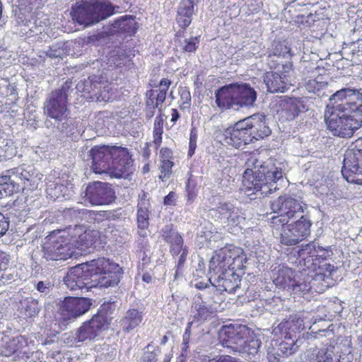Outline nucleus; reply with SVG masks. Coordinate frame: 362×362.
Instances as JSON below:
<instances>
[{
    "label": "nucleus",
    "mask_w": 362,
    "mask_h": 362,
    "mask_svg": "<svg viewBox=\"0 0 362 362\" xmlns=\"http://www.w3.org/2000/svg\"><path fill=\"white\" fill-rule=\"evenodd\" d=\"M325 117L333 135L351 137L362 125V89L337 91L329 98Z\"/></svg>",
    "instance_id": "obj_1"
},
{
    "label": "nucleus",
    "mask_w": 362,
    "mask_h": 362,
    "mask_svg": "<svg viewBox=\"0 0 362 362\" xmlns=\"http://www.w3.org/2000/svg\"><path fill=\"white\" fill-rule=\"evenodd\" d=\"M247 261V254L241 247L227 244L216 250L209 261V280L214 279V284L209 294L235 293L240 287Z\"/></svg>",
    "instance_id": "obj_2"
},
{
    "label": "nucleus",
    "mask_w": 362,
    "mask_h": 362,
    "mask_svg": "<svg viewBox=\"0 0 362 362\" xmlns=\"http://www.w3.org/2000/svg\"><path fill=\"white\" fill-rule=\"evenodd\" d=\"M123 269L118 264L100 257L72 267L64 278L71 290L83 288H110L119 284Z\"/></svg>",
    "instance_id": "obj_3"
},
{
    "label": "nucleus",
    "mask_w": 362,
    "mask_h": 362,
    "mask_svg": "<svg viewBox=\"0 0 362 362\" xmlns=\"http://www.w3.org/2000/svg\"><path fill=\"white\" fill-rule=\"evenodd\" d=\"M245 156L246 169L243 175V187L252 193L271 192L276 181L283 177L282 170L276 167L272 160L260 163L258 152L245 153Z\"/></svg>",
    "instance_id": "obj_4"
},
{
    "label": "nucleus",
    "mask_w": 362,
    "mask_h": 362,
    "mask_svg": "<svg viewBox=\"0 0 362 362\" xmlns=\"http://www.w3.org/2000/svg\"><path fill=\"white\" fill-rule=\"evenodd\" d=\"M296 253L295 263L299 271L301 273L308 272L307 276L312 280L332 279L333 272H336L334 265L326 262L333 255L330 247H323L309 243L302 245Z\"/></svg>",
    "instance_id": "obj_5"
},
{
    "label": "nucleus",
    "mask_w": 362,
    "mask_h": 362,
    "mask_svg": "<svg viewBox=\"0 0 362 362\" xmlns=\"http://www.w3.org/2000/svg\"><path fill=\"white\" fill-rule=\"evenodd\" d=\"M93 170L96 174L109 173L121 177L129 170L132 160L126 148L96 146L90 151Z\"/></svg>",
    "instance_id": "obj_6"
},
{
    "label": "nucleus",
    "mask_w": 362,
    "mask_h": 362,
    "mask_svg": "<svg viewBox=\"0 0 362 362\" xmlns=\"http://www.w3.org/2000/svg\"><path fill=\"white\" fill-rule=\"evenodd\" d=\"M115 307V302L107 301L102 303L97 313L89 320L82 322L76 329L74 340L83 343L98 339L104 332L109 329Z\"/></svg>",
    "instance_id": "obj_7"
},
{
    "label": "nucleus",
    "mask_w": 362,
    "mask_h": 362,
    "mask_svg": "<svg viewBox=\"0 0 362 362\" xmlns=\"http://www.w3.org/2000/svg\"><path fill=\"white\" fill-rule=\"evenodd\" d=\"M255 90L245 83H232L219 88L216 93V103L221 109L239 110L252 107L257 100Z\"/></svg>",
    "instance_id": "obj_8"
},
{
    "label": "nucleus",
    "mask_w": 362,
    "mask_h": 362,
    "mask_svg": "<svg viewBox=\"0 0 362 362\" xmlns=\"http://www.w3.org/2000/svg\"><path fill=\"white\" fill-rule=\"evenodd\" d=\"M66 228L50 232L42 245L43 258L47 261L66 260L71 258L74 250L72 248Z\"/></svg>",
    "instance_id": "obj_9"
},
{
    "label": "nucleus",
    "mask_w": 362,
    "mask_h": 362,
    "mask_svg": "<svg viewBox=\"0 0 362 362\" xmlns=\"http://www.w3.org/2000/svg\"><path fill=\"white\" fill-rule=\"evenodd\" d=\"M115 13V8L107 2L84 1L72 8L71 17L80 25L88 26Z\"/></svg>",
    "instance_id": "obj_10"
},
{
    "label": "nucleus",
    "mask_w": 362,
    "mask_h": 362,
    "mask_svg": "<svg viewBox=\"0 0 362 362\" xmlns=\"http://www.w3.org/2000/svg\"><path fill=\"white\" fill-rule=\"evenodd\" d=\"M73 250L89 253L106 243V234L98 228H66Z\"/></svg>",
    "instance_id": "obj_11"
},
{
    "label": "nucleus",
    "mask_w": 362,
    "mask_h": 362,
    "mask_svg": "<svg viewBox=\"0 0 362 362\" xmlns=\"http://www.w3.org/2000/svg\"><path fill=\"white\" fill-rule=\"evenodd\" d=\"M341 173L348 182L362 184V139L346 151Z\"/></svg>",
    "instance_id": "obj_12"
},
{
    "label": "nucleus",
    "mask_w": 362,
    "mask_h": 362,
    "mask_svg": "<svg viewBox=\"0 0 362 362\" xmlns=\"http://www.w3.org/2000/svg\"><path fill=\"white\" fill-rule=\"evenodd\" d=\"M271 108L274 117L284 122L293 120L305 106L299 98L281 97L272 102Z\"/></svg>",
    "instance_id": "obj_13"
},
{
    "label": "nucleus",
    "mask_w": 362,
    "mask_h": 362,
    "mask_svg": "<svg viewBox=\"0 0 362 362\" xmlns=\"http://www.w3.org/2000/svg\"><path fill=\"white\" fill-rule=\"evenodd\" d=\"M45 113L56 121L62 122L67 118V93L64 88L52 92L45 104Z\"/></svg>",
    "instance_id": "obj_14"
},
{
    "label": "nucleus",
    "mask_w": 362,
    "mask_h": 362,
    "mask_svg": "<svg viewBox=\"0 0 362 362\" xmlns=\"http://www.w3.org/2000/svg\"><path fill=\"white\" fill-rule=\"evenodd\" d=\"M92 305V300L83 297H66L59 303V314L64 321L77 318L87 313Z\"/></svg>",
    "instance_id": "obj_15"
},
{
    "label": "nucleus",
    "mask_w": 362,
    "mask_h": 362,
    "mask_svg": "<svg viewBox=\"0 0 362 362\" xmlns=\"http://www.w3.org/2000/svg\"><path fill=\"white\" fill-rule=\"evenodd\" d=\"M216 137L225 145L240 148L251 142L244 120H240L234 126L220 132Z\"/></svg>",
    "instance_id": "obj_16"
},
{
    "label": "nucleus",
    "mask_w": 362,
    "mask_h": 362,
    "mask_svg": "<svg viewBox=\"0 0 362 362\" xmlns=\"http://www.w3.org/2000/svg\"><path fill=\"white\" fill-rule=\"evenodd\" d=\"M85 197L92 205L108 204L114 200L115 192L107 183L94 182L86 187Z\"/></svg>",
    "instance_id": "obj_17"
},
{
    "label": "nucleus",
    "mask_w": 362,
    "mask_h": 362,
    "mask_svg": "<svg viewBox=\"0 0 362 362\" xmlns=\"http://www.w3.org/2000/svg\"><path fill=\"white\" fill-rule=\"evenodd\" d=\"M303 319L298 314H293L280 322L275 328L276 334L281 339H296L298 334L304 330Z\"/></svg>",
    "instance_id": "obj_18"
},
{
    "label": "nucleus",
    "mask_w": 362,
    "mask_h": 362,
    "mask_svg": "<svg viewBox=\"0 0 362 362\" xmlns=\"http://www.w3.org/2000/svg\"><path fill=\"white\" fill-rule=\"evenodd\" d=\"M298 202L296 199L290 197H279L272 204V209L274 213L279 214V217H273V223L285 226L288 224V221L285 218V215L290 218L293 216V213L296 211V207Z\"/></svg>",
    "instance_id": "obj_19"
},
{
    "label": "nucleus",
    "mask_w": 362,
    "mask_h": 362,
    "mask_svg": "<svg viewBox=\"0 0 362 362\" xmlns=\"http://www.w3.org/2000/svg\"><path fill=\"white\" fill-rule=\"evenodd\" d=\"M92 215H95L94 213L90 212L86 209H75L73 208L66 209L61 211L45 212L43 215L45 218L42 224L46 226L52 224H60L61 220L64 219H83L90 217Z\"/></svg>",
    "instance_id": "obj_20"
},
{
    "label": "nucleus",
    "mask_w": 362,
    "mask_h": 362,
    "mask_svg": "<svg viewBox=\"0 0 362 362\" xmlns=\"http://www.w3.org/2000/svg\"><path fill=\"white\" fill-rule=\"evenodd\" d=\"M243 120L250 134L251 142L268 136L271 133L270 129L266 124L264 116L262 115H254Z\"/></svg>",
    "instance_id": "obj_21"
},
{
    "label": "nucleus",
    "mask_w": 362,
    "mask_h": 362,
    "mask_svg": "<svg viewBox=\"0 0 362 362\" xmlns=\"http://www.w3.org/2000/svg\"><path fill=\"white\" fill-rule=\"evenodd\" d=\"M217 213L220 214L219 218L227 219L228 225L238 226L245 223V218L241 215V211L232 203L221 204L218 209L211 211L212 215H216Z\"/></svg>",
    "instance_id": "obj_22"
},
{
    "label": "nucleus",
    "mask_w": 362,
    "mask_h": 362,
    "mask_svg": "<svg viewBox=\"0 0 362 362\" xmlns=\"http://www.w3.org/2000/svg\"><path fill=\"white\" fill-rule=\"evenodd\" d=\"M310 228H281V243L286 245H296L310 235Z\"/></svg>",
    "instance_id": "obj_23"
},
{
    "label": "nucleus",
    "mask_w": 362,
    "mask_h": 362,
    "mask_svg": "<svg viewBox=\"0 0 362 362\" xmlns=\"http://www.w3.org/2000/svg\"><path fill=\"white\" fill-rule=\"evenodd\" d=\"M264 83L267 87V90L270 93H284L288 90L291 85L287 76L281 75L278 72H268L264 76Z\"/></svg>",
    "instance_id": "obj_24"
},
{
    "label": "nucleus",
    "mask_w": 362,
    "mask_h": 362,
    "mask_svg": "<svg viewBox=\"0 0 362 362\" xmlns=\"http://www.w3.org/2000/svg\"><path fill=\"white\" fill-rule=\"evenodd\" d=\"M46 193L47 197L52 200H57L60 198L66 199L73 196L74 191L72 184L67 182L64 184L59 181L57 182H49L46 188Z\"/></svg>",
    "instance_id": "obj_25"
},
{
    "label": "nucleus",
    "mask_w": 362,
    "mask_h": 362,
    "mask_svg": "<svg viewBox=\"0 0 362 362\" xmlns=\"http://www.w3.org/2000/svg\"><path fill=\"white\" fill-rule=\"evenodd\" d=\"M244 329L240 325H225L220 332V338L227 346L237 345L243 337L242 332Z\"/></svg>",
    "instance_id": "obj_26"
},
{
    "label": "nucleus",
    "mask_w": 362,
    "mask_h": 362,
    "mask_svg": "<svg viewBox=\"0 0 362 362\" xmlns=\"http://www.w3.org/2000/svg\"><path fill=\"white\" fill-rule=\"evenodd\" d=\"M162 237L170 245V253L174 257L180 255L184 245L181 235L173 228L163 230Z\"/></svg>",
    "instance_id": "obj_27"
},
{
    "label": "nucleus",
    "mask_w": 362,
    "mask_h": 362,
    "mask_svg": "<svg viewBox=\"0 0 362 362\" xmlns=\"http://www.w3.org/2000/svg\"><path fill=\"white\" fill-rule=\"evenodd\" d=\"M195 4L194 0H182L180 3L177 21L180 27L186 28L191 23Z\"/></svg>",
    "instance_id": "obj_28"
},
{
    "label": "nucleus",
    "mask_w": 362,
    "mask_h": 362,
    "mask_svg": "<svg viewBox=\"0 0 362 362\" xmlns=\"http://www.w3.org/2000/svg\"><path fill=\"white\" fill-rule=\"evenodd\" d=\"M295 279L293 270L288 267H281L274 274L273 281L276 286L284 289H291L294 285Z\"/></svg>",
    "instance_id": "obj_29"
},
{
    "label": "nucleus",
    "mask_w": 362,
    "mask_h": 362,
    "mask_svg": "<svg viewBox=\"0 0 362 362\" xmlns=\"http://www.w3.org/2000/svg\"><path fill=\"white\" fill-rule=\"evenodd\" d=\"M94 78H88L87 80L81 81L76 85L78 91L83 93V96L90 99H95L98 89L102 88L101 81H95Z\"/></svg>",
    "instance_id": "obj_30"
},
{
    "label": "nucleus",
    "mask_w": 362,
    "mask_h": 362,
    "mask_svg": "<svg viewBox=\"0 0 362 362\" xmlns=\"http://www.w3.org/2000/svg\"><path fill=\"white\" fill-rule=\"evenodd\" d=\"M328 77L318 73L317 70L313 71L309 79H305L304 86L306 90L310 93H317L327 85Z\"/></svg>",
    "instance_id": "obj_31"
},
{
    "label": "nucleus",
    "mask_w": 362,
    "mask_h": 362,
    "mask_svg": "<svg viewBox=\"0 0 362 362\" xmlns=\"http://www.w3.org/2000/svg\"><path fill=\"white\" fill-rule=\"evenodd\" d=\"M143 316L137 309H129L121 320L123 330L129 332L136 328L142 321Z\"/></svg>",
    "instance_id": "obj_32"
},
{
    "label": "nucleus",
    "mask_w": 362,
    "mask_h": 362,
    "mask_svg": "<svg viewBox=\"0 0 362 362\" xmlns=\"http://www.w3.org/2000/svg\"><path fill=\"white\" fill-rule=\"evenodd\" d=\"M149 201L146 199V193L139 195L138 202L137 221L139 226H144L148 224V206Z\"/></svg>",
    "instance_id": "obj_33"
},
{
    "label": "nucleus",
    "mask_w": 362,
    "mask_h": 362,
    "mask_svg": "<svg viewBox=\"0 0 362 362\" xmlns=\"http://www.w3.org/2000/svg\"><path fill=\"white\" fill-rule=\"evenodd\" d=\"M48 18L46 15L40 11L35 12L28 20H26L25 25L32 32H35L38 28H42L47 25Z\"/></svg>",
    "instance_id": "obj_34"
},
{
    "label": "nucleus",
    "mask_w": 362,
    "mask_h": 362,
    "mask_svg": "<svg viewBox=\"0 0 362 362\" xmlns=\"http://www.w3.org/2000/svg\"><path fill=\"white\" fill-rule=\"evenodd\" d=\"M281 341L278 344L276 349L279 354L284 358H286L294 354L298 346H296V339H281Z\"/></svg>",
    "instance_id": "obj_35"
},
{
    "label": "nucleus",
    "mask_w": 362,
    "mask_h": 362,
    "mask_svg": "<svg viewBox=\"0 0 362 362\" xmlns=\"http://www.w3.org/2000/svg\"><path fill=\"white\" fill-rule=\"evenodd\" d=\"M29 170L25 169L23 167H18L13 169L11 171L9 177H11L13 182L15 180H20L23 182L32 181L34 175V173L30 167H28Z\"/></svg>",
    "instance_id": "obj_36"
},
{
    "label": "nucleus",
    "mask_w": 362,
    "mask_h": 362,
    "mask_svg": "<svg viewBox=\"0 0 362 362\" xmlns=\"http://www.w3.org/2000/svg\"><path fill=\"white\" fill-rule=\"evenodd\" d=\"M15 186L9 176L0 177V199L11 195Z\"/></svg>",
    "instance_id": "obj_37"
},
{
    "label": "nucleus",
    "mask_w": 362,
    "mask_h": 362,
    "mask_svg": "<svg viewBox=\"0 0 362 362\" xmlns=\"http://www.w3.org/2000/svg\"><path fill=\"white\" fill-rule=\"evenodd\" d=\"M148 100H147L148 105H152L153 107H158L162 105L166 98V93L159 92L158 90H151L148 94Z\"/></svg>",
    "instance_id": "obj_38"
},
{
    "label": "nucleus",
    "mask_w": 362,
    "mask_h": 362,
    "mask_svg": "<svg viewBox=\"0 0 362 362\" xmlns=\"http://www.w3.org/2000/svg\"><path fill=\"white\" fill-rule=\"evenodd\" d=\"M308 362H333V358L327 349H320L311 354Z\"/></svg>",
    "instance_id": "obj_39"
},
{
    "label": "nucleus",
    "mask_w": 362,
    "mask_h": 362,
    "mask_svg": "<svg viewBox=\"0 0 362 362\" xmlns=\"http://www.w3.org/2000/svg\"><path fill=\"white\" fill-rule=\"evenodd\" d=\"M102 88L98 89L95 99L98 100L108 101L112 98L110 92L112 90V84L106 82H101Z\"/></svg>",
    "instance_id": "obj_40"
},
{
    "label": "nucleus",
    "mask_w": 362,
    "mask_h": 362,
    "mask_svg": "<svg viewBox=\"0 0 362 362\" xmlns=\"http://www.w3.org/2000/svg\"><path fill=\"white\" fill-rule=\"evenodd\" d=\"M119 27L127 32L134 33L135 30V21L132 17H122L117 21Z\"/></svg>",
    "instance_id": "obj_41"
},
{
    "label": "nucleus",
    "mask_w": 362,
    "mask_h": 362,
    "mask_svg": "<svg viewBox=\"0 0 362 362\" xmlns=\"http://www.w3.org/2000/svg\"><path fill=\"white\" fill-rule=\"evenodd\" d=\"M189 253L188 247L185 246L182 247L180 256L178 258L177 264L175 266V276H178L182 274L184 266L187 261V257Z\"/></svg>",
    "instance_id": "obj_42"
},
{
    "label": "nucleus",
    "mask_w": 362,
    "mask_h": 362,
    "mask_svg": "<svg viewBox=\"0 0 362 362\" xmlns=\"http://www.w3.org/2000/svg\"><path fill=\"white\" fill-rule=\"evenodd\" d=\"M173 166V163L171 160H165L161 161L160 175L159 177L162 180H167L170 177Z\"/></svg>",
    "instance_id": "obj_43"
},
{
    "label": "nucleus",
    "mask_w": 362,
    "mask_h": 362,
    "mask_svg": "<svg viewBox=\"0 0 362 362\" xmlns=\"http://www.w3.org/2000/svg\"><path fill=\"white\" fill-rule=\"evenodd\" d=\"M289 52L290 49L286 45L282 42H278L275 45V47L272 51V54H269V57L273 55L279 57H282L286 58L289 55Z\"/></svg>",
    "instance_id": "obj_44"
},
{
    "label": "nucleus",
    "mask_w": 362,
    "mask_h": 362,
    "mask_svg": "<svg viewBox=\"0 0 362 362\" xmlns=\"http://www.w3.org/2000/svg\"><path fill=\"white\" fill-rule=\"evenodd\" d=\"M163 127L160 121H155L153 130V143L156 148H158L162 141Z\"/></svg>",
    "instance_id": "obj_45"
},
{
    "label": "nucleus",
    "mask_w": 362,
    "mask_h": 362,
    "mask_svg": "<svg viewBox=\"0 0 362 362\" xmlns=\"http://www.w3.org/2000/svg\"><path fill=\"white\" fill-rule=\"evenodd\" d=\"M311 282L309 281L308 282L307 281H303V282H300V281H297L296 279L294 281V285L293 286L291 287V290L295 292V293H298V292H302L303 293H308L309 292L311 289H312V286H311Z\"/></svg>",
    "instance_id": "obj_46"
},
{
    "label": "nucleus",
    "mask_w": 362,
    "mask_h": 362,
    "mask_svg": "<svg viewBox=\"0 0 362 362\" xmlns=\"http://www.w3.org/2000/svg\"><path fill=\"white\" fill-rule=\"evenodd\" d=\"M9 265V259L6 255L0 256V281L4 279H9L6 274Z\"/></svg>",
    "instance_id": "obj_47"
},
{
    "label": "nucleus",
    "mask_w": 362,
    "mask_h": 362,
    "mask_svg": "<svg viewBox=\"0 0 362 362\" xmlns=\"http://www.w3.org/2000/svg\"><path fill=\"white\" fill-rule=\"evenodd\" d=\"M26 315L29 317L36 315L39 312L38 301L35 299H31L27 301L25 308Z\"/></svg>",
    "instance_id": "obj_48"
},
{
    "label": "nucleus",
    "mask_w": 362,
    "mask_h": 362,
    "mask_svg": "<svg viewBox=\"0 0 362 362\" xmlns=\"http://www.w3.org/2000/svg\"><path fill=\"white\" fill-rule=\"evenodd\" d=\"M197 43V38H190L185 40L182 45V49L187 52H192L196 50Z\"/></svg>",
    "instance_id": "obj_49"
},
{
    "label": "nucleus",
    "mask_w": 362,
    "mask_h": 362,
    "mask_svg": "<svg viewBox=\"0 0 362 362\" xmlns=\"http://www.w3.org/2000/svg\"><path fill=\"white\" fill-rule=\"evenodd\" d=\"M281 356L276 348L272 347L267 352V359L269 362H281Z\"/></svg>",
    "instance_id": "obj_50"
},
{
    "label": "nucleus",
    "mask_w": 362,
    "mask_h": 362,
    "mask_svg": "<svg viewBox=\"0 0 362 362\" xmlns=\"http://www.w3.org/2000/svg\"><path fill=\"white\" fill-rule=\"evenodd\" d=\"M209 308L207 306L204 305H200L197 308V313L196 314L195 317L197 318L199 320H205L209 316Z\"/></svg>",
    "instance_id": "obj_51"
},
{
    "label": "nucleus",
    "mask_w": 362,
    "mask_h": 362,
    "mask_svg": "<svg viewBox=\"0 0 362 362\" xmlns=\"http://www.w3.org/2000/svg\"><path fill=\"white\" fill-rule=\"evenodd\" d=\"M36 0H19L20 10L24 12H31Z\"/></svg>",
    "instance_id": "obj_52"
},
{
    "label": "nucleus",
    "mask_w": 362,
    "mask_h": 362,
    "mask_svg": "<svg viewBox=\"0 0 362 362\" xmlns=\"http://www.w3.org/2000/svg\"><path fill=\"white\" fill-rule=\"evenodd\" d=\"M47 55L51 58H61L64 54V50L59 47H49L46 52Z\"/></svg>",
    "instance_id": "obj_53"
},
{
    "label": "nucleus",
    "mask_w": 362,
    "mask_h": 362,
    "mask_svg": "<svg viewBox=\"0 0 362 362\" xmlns=\"http://www.w3.org/2000/svg\"><path fill=\"white\" fill-rule=\"evenodd\" d=\"M179 93L182 105H189L191 102V95L189 91L187 88H182Z\"/></svg>",
    "instance_id": "obj_54"
},
{
    "label": "nucleus",
    "mask_w": 362,
    "mask_h": 362,
    "mask_svg": "<svg viewBox=\"0 0 362 362\" xmlns=\"http://www.w3.org/2000/svg\"><path fill=\"white\" fill-rule=\"evenodd\" d=\"M177 196L175 192H170L166 197L164 198V204L165 206H175L176 204Z\"/></svg>",
    "instance_id": "obj_55"
},
{
    "label": "nucleus",
    "mask_w": 362,
    "mask_h": 362,
    "mask_svg": "<svg viewBox=\"0 0 362 362\" xmlns=\"http://www.w3.org/2000/svg\"><path fill=\"white\" fill-rule=\"evenodd\" d=\"M51 286V284L49 281H39L35 288L40 293H47L49 291V287Z\"/></svg>",
    "instance_id": "obj_56"
},
{
    "label": "nucleus",
    "mask_w": 362,
    "mask_h": 362,
    "mask_svg": "<svg viewBox=\"0 0 362 362\" xmlns=\"http://www.w3.org/2000/svg\"><path fill=\"white\" fill-rule=\"evenodd\" d=\"M171 84V81L167 78H163L159 83V87L158 91L167 93L170 86Z\"/></svg>",
    "instance_id": "obj_57"
},
{
    "label": "nucleus",
    "mask_w": 362,
    "mask_h": 362,
    "mask_svg": "<svg viewBox=\"0 0 362 362\" xmlns=\"http://www.w3.org/2000/svg\"><path fill=\"white\" fill-rule=\"evenodd\" d=\"M160 161H163L165 160H171L172 151L168 148H161L160 151Z\"/></svg>",
    "instance_id": "obj_58"
},
{
    "label": "nucleus",
    "mask_w": 362,
    "mask_h": 362,
    "mask_svg": "<svg viewBox=\"0 0 362 362\" xmlns=\"http://www.w3.org/2000/svg\"><path fill=\"white\" fill-rule=\"evenodd\" d=\"M192 325V322H189L187 323V327L185 328V332L183 334L182 341H183V344H185V345L189 343Z\"/></svg>",
    "instance_id": "obj_59"
},
{
    "label": "nucleus",
    "mask_w": 362,
    "mask_h": 362,
    "mask_svg": "<svg viewBox=\"0 0 362 362\" xmlns=\"http://www.w3.org/2000/svg\"><path fill=\"white\" fill-rule=\"evenodd\" d=\"M141 362H157L156 354L153 352H146L141 358Z\"/></svg>",
    "instance_id": "obj_60"
},
{
    "label": "nucleus",
    "mask_w": 362,
    "mask_h": 362,
    "mask_svg": "<svg viewBox=\"0 0 362 362\" xmlns=\"http://www.w3.org/2000/svg\"><path fill=\"white\" fill-rule=\"evenodd\" d=\"M197 134L196 130L192 129L190 132V138H189V146L194 147H197Z\"/></svg>",
    "instance_id": "obj_61"
},
{
    "label": "nucleus",
    "mask_w": 362,
    "mask_h": 362,
    "mask_svg": "<svg viewBox=\"0 0 362 362\" xmlns=\"http://www.w3.org/2000/svg\"><path fill=\"white\" fill-rule=\"evenodd\" d=\"M312 223L306 216H301L296 223V226H311Z\"/></svg>",
    "instance_id": "obj_62"
},
{
    "label": "nucleus",
    "mask_w": 362,
    "mask_h": 362,
    "mask_svg": "<svg viewBox=\"0 0 362 362\" xmlns=\"http://www.w3.org/2000/svg\"><path fill=\"white\" fill-rule=\"evenodd\" d=\"M214 362H235L230 356H221Z\"/></svg>",
    "instance_id": "obj_63"
},
{
    "label": "nucleus",
    "mask_w": 362,
    "mask_h": 362,
    "mask_svg": "<svg viewBox=\"0 0 362 362\" xmlns=\"http://www.w3.org/2000/svg\"><path fill=\"white\" fill-rule=\"evenodd\" d=\"M292 69V65L291 64H288L283 66V72L280 74L281 75H286L288 76V74Z\"/></svg>",
    "instance_id": "obj_64"
}]
</instances>
